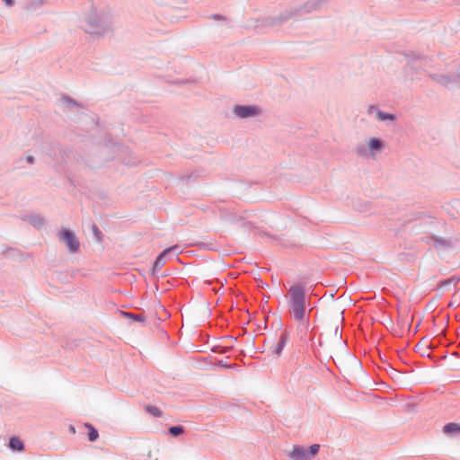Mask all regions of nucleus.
<instances>
[{
	"mask_svg": "<svg viewBox=\"0 0 460 460\" xmlns=\"http://www.w3.org/2000/svg\"><path fill=\"white\" fill-rule=\"evenodd\" d=\"M289 456L295 460H309L307 449L302 447H294Z\"/></svg>",
	"mask_w": 460,
	"mask_h": 460,
	"instance_id": "20e7f679",
	"label": "nucleus"
},
{
	"mask_svg": "<svg viewBox=\"0 0 460 460\" xmlns=\"http://www.w3.org/2000/svg\"><path fill=\"white\" fill-rule=\"evenodd\" d=\"M84 426L89 430V433H88L89 440L95 441L99 437L98 431L91 424L86 423Z\"/></svg>",
	"mask_w": 460,
	"mask_h": 460,
	"instance_id": "1a4fd4ad",
	"label": "nucleus"
},
{
	"mask_svg": "<svg viewBox=\"0 0 460 460\" xmlns=\"http://www.w3.org/2000/svg\"><path fill=\"white\" fill-rule=\"evenodd\" d=\"M169 431L172 436L176 437L183 433V429L180 426H172Z\"/></svg>",
	"mask_w": 460,
	"mask_h": 460,
	"instance_id": "ddd939ff",
	"label": "nucleus"
},
{
	"mask_svg": "<svg viewBox=\"0 0 460 460\" xmlns=\"http://www.w3.org/2000/svg\"><path fill=\"white\" fill-rule=\"evenodd\" d=\"M320 446L317 444L312 445L308 449V458L312 459L319 451Z\"/></svg>",
	"mask_w": 460,
	"mask_h": 460,
	"instance_id": "9b49d317",
	"label": "nucleus"
},
{
	"mask_svg": "<svg viewBox=\"0 0 460 460\" xmlns=\"http://www.w3.org/2000/svg\"><path fill=\"white\" fill-rule=\"evenodd\" d=\"M60 239L65 242L72 252H75L79 249V242L75 234L69 230H63L60 233Z\"/></svg>",
	"mask_w": 460,
	"mask_h": 460,
	"instance_id": "f03ea898",
	"label": "nucleus"
},
{
	"mask_svg": "<svg viewBox=\"0 0 460 460\" xmlns=\"http://www.w3.org/2000/svg\"><path fill=\"white\" fill-rule=\"evenodd\" d=\"M234 111L240 118L256 116L260 113L259 108L255 106H235Z\"/></svg>",
	"mask_w": 460,
	"mask_h": 460,
	"instance_id": "7ed1b4c3",
	"label": "nucleus"
},
{
	"mask_svg": "<svg viewBox=\"0 0 460 460\" xmlns=\"http://www.w3.org/2000/svg\"><path fill=\"white\" fill-rule=\"evenodd\" d=\"M146 410L147 412H149L150 414L154 415L155 417H160L161 416V411L158 408L155 407V406H151V405H148L146 407Z\"/></svg>",
	"mask_w": 460,
	"mask_h": 460,
	"instance_id": "f8f14e48",
	"label": "nucleus"
},
{
	"mask_svg": "<svg viewBox=\"0 0 460 460\" xmlns=\"http://www.w3.org/2000/svg\"><path fill=\"white\" fill-rule=\"evenodd\" d=\"M89 23L95 26V23L92 22V21L89 20Z\"/></svg>",
	"mask_w": 460,
	"mask_h": 460,
	"instance_id": "f3484780",
	"label": "nucleus"
},
{
	"mask_svg": "<svg viewBox=\"0 0 460 460\" xmlns=\"http://www.w3.org/2000/svg\"><path fill=\"white\" fill-rule=\"evenodd\" d=\"M377 118L379 120H386V119H394V116L392 115V114H386V113H383V112H378L377 113Z\"/></svg>",
	"mask_w": 460,
	"mask_h": 460,
	"instance_id": "4468645a",
	"label": "nucleus"
},
{
	"mask_svg": "<svg viewBox=\"0 0 460 460\" xmlns=\"http://www.w3.org/2000/svg\"><path fill=\"white\" fill-rule=\"evenodd\" d=\"M287 336L285 334H282L278 341L277 347L274 350V353L278 356L281 354L282 349H284L286 343H287Z\"/></svg>",
	"mask_w": 460,
	"mask_h": 460,
	"instance_id": "6e6552de",
	"label": "nucleus"
},
{
	"mask_svg": "<svg viewBox=\"0 0 460 460\" xmlns=\"http://www.w3.org/2000/svg\"><path fill=\"white\" fill-rule=\"evenodd\" d=\"M33 160H34V159H33V157H32V156H28V157H27V161H28V163H30V164H32V163H33Z\"/></svg>",
	"mask_w": 460,
	"mask_h": 460,
	"instance_id": "dca6fc26",
	"label": "nucleus"
},
{
	"mask_svg": "<svg viewBox=\"0 0 460 460\" xmlns=\"http://www.w3.org/2000/svg\"><path fill=\"white\" fill-rule=\"evenodd\" d=\"M288 306L294 319L303 324L305 323L307 317L304 288L299 285L292 286L288 290Z\"/></svg>",
	"mask_w": 460,
	"mask_h": 460,
	"instance_id": "f257e3e1",
	"label": "nucleus"
},
{
	"mask_svg": "<svg viewBox=\"0 0 460 460\" xmlns=\"http://www.w3.org/2000/svg\"><path fill=\"white\" fill-rule=\"evenodd\" d=\"M443 431H444V433L450 434V435L456 434V433H460V424L454 423V422L447 423V425L444 426Z\"/></svg>",
	"mask_w": 460,
	"mask_h": 460,
	"instance_id": "39448f33",
	"label": "nucleus"
},
{
	"mask_svg": "<svg viewBox=\"0 0 460 460\" xmlns=\"http://www.w3.org/2000/svg\"><path fill=\"white\" fill-rule=\"evenodd\" d=\"M381 146V141L376 138H371L368 142V146L371 150H379Z\"/></svg>",
	"mask_w": 460,
	"mask_h": 460,
	"instance_id": "9d476101",
	"label": "nucleus"
},
{
	"mask_svg": "<svg viewBox=\"0 0 460 460\" xmlns=\"http://www.w3.org/2000/svg\"><path fill=\"white\" fill-rule=\"evenodd\" d=\"M5 4L8 5V6H11L13 4V0H4Z\"/></svg>",
	"mask_w": 460,
	"mask_h": 460,
	"instance_id": "2eb2a0df",
	"label": "nucleus"
},
{
	"mask_svg": "<svg viewBox=\"0 0 460 460\" xmlns=\"http://www.w3.org/2000/svg\"><path fill=\"white\" fill-rule=\"evenodd\" d=\"M9 447L13 450H17V451H22L24 448L23 442L20 438H15V437L10 438Z\"/></svg>",
	"mask_w": 460,
	"mask_h": 460,
	"instance_id": "423d86ee",
	"label": "nucleus"
},
{
	"mask_svg": "<svg viewBox=\"0 0 460 460\" xmlns=\"http://www.w3.org/2000/svg\"><path fill=\"white\" fill-rule=\"evenodd\" d=\"M172 248L165 249L155 260L154 263V270H160L164 264V256L171 251Z\"/></svg>",
	"mask_w": 460,
	"mask_h": 460,
	"instance_id": "0eeeda50",
	"label": "nucleus"
}]
</instances>
